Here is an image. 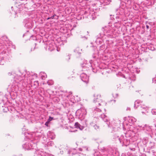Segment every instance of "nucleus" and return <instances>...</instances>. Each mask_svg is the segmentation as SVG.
<instances>
[{
    "instance_id": "nucleus-42",
    "label": "nucleus",
    "mask_w": 156,
    "mask_h": 156,
    "mask_svg": "<svg viewBox=\"0 0 156 156\" xmlns=\"http://www.w3.org/2000/svg\"><path fill=\"white\" fill-rule=\"evenodd\" d=\"M153 133L154 134V135L156 136V129H155L154 132H153Z\"/></svg>"
},
{
    "instance_id": "nucleus-18",
    "label": "nucleus",
    "mask_w": 156,
    "mask_h": 156,
    "mask_svg": "<svg viewBox=\"0 0 156 156\" xmlns=\"http://www.w3.org/2000/svg\"><path fill=\"white\" fill-rule=\"evenodd\" d=\"M141 108L145 109V111H142V113L143 114H146L148 112L147 110L148 109L147 107L144 105H142L141 106Z\"/></svg>"
},
{
    "instance_id": "nucleus-13",
    "label": "nucleus",
    "mask_w": 156,
    "mask_h": 156,
    "mask_svg": "<svg viewBox=\"0 0 156 156\" xmlns=\"http://www.w3.org/2000/svg\"><path fill=\"white\" fill-rule=\"evenodd\" d=\"M68 151V154H70L72 153V154H73V156H84L83 154H78L76 151V150L75 149H71L70 150H67Z\"/></svg>"
},
{
    "instance_id": "nucleus-28",
    "label": "nucleus",
    "mask_w": 156,
    "mask_h": 156,
    "mask_svg": "<svg viewBox=\"0 0 156 156\" xmlns=\"http://www.w3.org/2000/svg\"><path fill=\"white\" fill-rule=\"evenodd\" d=\"M142 102V101H141L140 100H137L135 101L134 103V108L135 107V106H136V104H139L140 103Z\"/></svg>"
},
{
    "instance_id": "nucleus-33",
    "label": "nucleus",
    "mask_w": 156,
    "mask_h": 156,
    "mask_svg": "<svg viewBox=\"0 0 156 156\" xmlns=\"http://www.w3.org/2000/svg\"><path fill=\"white\" fill-rule=\"evenodd\" d=\"M67 150H68V149H64V151L63 150L60 151V154H63L64 151L65 152H68V151H67Z\"/></svg>"
},
{
    "instance_id": "nucleus-36",
    "label": "nucleus",
    "mask_w": 156,
    "mask_h": 156,
    "mask_svg": "<svg viewBox=\"0 0 156 156\" xmlns=\"http://www.w3.org/2000/svg\"><path fill=\"white\" fill-rule=\"evenodd\" d=\"M70 59V55H67L66 57V59L68 61Z\"/></svg>"
},
{
    "instance_id": "nucleus-41",
    "label": "nucleus",
    "mask_w": 156,
    "mask_h": 156,
    "mask_svg": "<svg viewBox=\"0 0 156 156\" xmlns=\"http://www.w3.org/2000/svg\"><path fill=\"white\" fill-rule=\"evenodd\" d=\"M49 123V122H48V121L47 122H46L45 124V125L46 126H48V125Z\"/></svg>"
},
{
    "instance_id": "nucleus-54",
    "label": "nucleus",
    "mask_w": 156,
    "mask_h": 156,
    "mask_svg": "<svg viewBox=\"0 0 156 156\" xmlns=\"http://www.w3.org/2000/svg\"><path fill=\"white\" fill-rule=\"evenodd\" d=\"M15 14L16 13V12H15Z\"/></svg>"
},
{
    "instance_id": "nucleus-20",
    "label": "nucleus",
    "mask_w": 156,
    "mask_h": 156,
    "mask_svg": "<svg viewBox=\"0 0 156 156\" xmlns=\"http://www.w3.org/2000/svg\"><path fill=\"white\" fill-rule=\"evenodd\" d=\"M119 136L118 135V132H116L113 134L112 136V138L114 140L118 139L119 140Z\"/></svg>"
},
{
    "instance_id": "nucleus-34",
    "label": "nucleus",
    "mask_w": 156,
    "mask_h": 156,
    "mask_svg": "<svg viewBox=\"0 0 156 156\" xmlns=\"http://www.w3.org/2000/svg\"><path fill=\"white\" fill-rule=\"evenodd\" d=\"M92 70V71L94 73H96L97 72V70L94 68L93 66L90 69Z\"/></svg>"
},
{
    "instance_id": "nucleus-29",
    "label": "nucleus",
    "mask_w": 156,
    "mask_h": 156,
    "mask_svg": "<svg viewBox=\"0 0 156 156\" xmlns=\"http://www.w3.org/2000/svg\"><path fill=\"white\" fill-rule=\"evenodd\" d=\"M81 50H80L79 48H76L75 50H74V51L76 53H78L79 54H80L81 53V52H80V51H81Z\"/></svg>"
},
{
    "instance_id": "nucleus-38",
    "label": "nucleus",
    "mask_w": 156,
    "mask_h": 156,
    "mask_svg": "<svg viewBox=\"0 0 156 156\" xmlns=\"http://www.w3.org/2000/svg\"><path fill=\"white\" fill-rule=\"evenodd\" d=\"M129 149L131 150V151H135V147H130L129 148Z\"/></svg>"
},
{
    "instance_id": "nucleus-7",
    "label": "nucleus",
    "mask_w": 156,
    "mask_h": 156,
    "mask_svg": "<svg viewBox=\"0 0 156 156\" xmlns=\"http://www.w3.org/2000/svg\"><path fill=\"white\" fill-rule=\"evenodd\" d=\"M92 60H90L88 63H87L86 61H84V63L82 64V67L83 68L82 71H85L91 69L92 67Z\"/></svg>"
},
{
    "instance_id": "nucleus-4",
    "label": "nucleus",
    "mask_w": 156,
    "mask_h": 156,
    "mask_svg": "<svg viewBox=\"0 0 156 156\" xmlns=\"http://www.w3.org/2000/svg\"><path fill=\"white\" fill-rule=\"evenodd\" d=\"M37 143L34 142L33 140L28 141L23 144V148L25 150H29L32 149H36L37 147Z\"/></svg>"
},
{
    "instance_id": "nucleus-46",
    "label": "nucleus",
    "mask_w": 156,
    "mask_h": 156,
    "mask_svg": "<svg viewBox=\"0 0 156 156\" xmlns=\"http://www.w3.org/2000/svg\"><path fill=\"white\" fill-rule=\"evenodd\" d=\"M121 156H126V154H125L122 153V154Z\"/></svg>"
},
{
    "instance_id": "nucleus-24",
    "label": "nucleus",
    "mask_w": 156,
    "mask_h": 156,
    "mask_svg": "<svg viewBox=\"0 0 156 156\" xmlns=\"http://www.w3.org/2000/svg\"><path fill=\"white\" fill-rule=\"evenodd\" d=\"M91 19L93 20H94L96 18V15L95 14V12L92 13L91 14Z\"/></svg>"
},
{
    "instance_id": "nucleus-5",
    "label": "nucleus",
    "mask_w": 156,
    "mask_h": 156,
    "mask_svg": "<svg viewBox=\"0 0 156 156\" xmlns=\"http://www.w3.org/2000/svg\"><path fill=\"white\" fill-rule=\"evenodd\" d=\"M138 126L142 128V129L150 137L152 138L154 134L152 131V126H148L146 124L139 125Z\"/></svg>"
},
{
    "instance_id": "nucleus-43",
    "label": "nucleus",
    "mask_w": 156,
    "mask_h": 156,
    "mask_svg": "<svg viewBox=\"0 0 156 156\" xmlns=\"http://www.w3.org/2000/svg\"><path fill=\"white\" fill-rule=\"evenodd\" d=\"M139 105V104H136V106H135V107L134 108L135 109Z\"/></svg>"
},
{
    "instance_id": "nucleus-26",
    "label": "nucleus",
    "mask_w": 156,
    "mask_h": 156,
    "mask_svg": "<svg viewBox=\"0 0 156 156\" xmlns=\"http://www.w3.org/2000/svg\"><path fill=\"white\" fill-rule=\"evenodd\" d=\"M54 144V143L52 141H50L47 143V145L48 147L51 146H52Z\"/></svg>"
},
{
    "instance_id": "nucleus-48",
    "label": "nucleus",
    "mask_w": 156,
    "mask_h": 156,
    "mask_svg": "<svg viewBox=\"0 0 156 156\" xmlns=\"http://www.w3.org/2000/svg\"><path fill=\"white\" fill-rule=\"evenodd\" d=\"M35 135L36 136H38L39 137L40 136V135H37L36 134H35Z\"/></svg>"
},
{
    "instance_id": "nucleus-2",
    "label": "nucleus",
    "mask_w": 156,
    "mask_h": 156,
    "mask_svg": "<svg viewBox=\"0 0 156 156\" xmlns=\"http://www.w3.org/2000/svg\"><path fill=\"white\" fill-rule=\"evenodd\" d=\"M104 30H103V34H101L100 33L97 36V40L95 41L96 43L98 42L100 43L101 41L98 39L101 38H105L106 40H104L105 41L106 43L108 45V46H110V45L113 43V42L112 40L110 39H106L108 38H112L113 37V30L111 29V28L110 27H105L104 28Z\"/></svg>"
},
{
    "instance_id": "nucleus-10",
    "label": "nucleus",
    "mask_w": 156,
    "mask_h": 156,
    "mask_svg": "<svg viewBox=\"0 0 156 156\" xmlns=\"http://www.w3.org/2000/svg\"><path fill=\"white\" fill-rule=\"evenodd\" d=\"M80 76L83 81L86 83L88 82L89 76L87 75L86 73H81Z\"/></svg>"
},
{
    "instance_id": "nucleus-21",
    "label": "nucleus",
    "mask_w": 156,
    "mask_h": 156,
    "mask_svg": "<svg viewBox=\"0 0 156 156\" xmlns=\"http://www.w3.org/2000/svg\"><path fill=\"white\" fill-rule=\"evenodd\" d=\"M136 119L133 117H129V122L131 123H133L134 122H136Z\"/></svg>"
},
{
    "instance_id": "nucleus-11",
    "label": "nucleus",
    "mask_w": 156,
    "mask_h": 156,
    "mask_svg": "<svg viewBox=\"0 0 156 156\" xmlns=\"http://www.w3.org/2000/svg\"><path fill=\"white\" fill-rule=\"evenodd\" d=\"M23 23L25 27L27 28H31L32 26L31 21L29 19H25L23 21Z\"/></svg>"
},
{
    "instance_id": "nucleus-19",
    "label": "nucleus",
    "mask_w": 156,
    "mask_h": 156,
    "mask_svg": "<svg viewBox=\"0 0 156 156\" xmlns=\"http://www.w3.org/2000/svg\"><path fill=\"white\" fill-rule=\"evenodd\" d=\"M148 139L147 138V137L146 138H144L142 140V142L143 144V145L142 146V147H146V144L148 142Z\"/></svg>"
},
{
    "instance_id": "nucleus-14",
    "label": "nucleus",
    "mask_w": 156,
    "mask_h": 156,
    "mask_svg": "<svg viewBox=\"0 0 156 156\" xmlns=\"http://www.w3.org/2000/svg\"><path fill=\"white\" fill-rule=\"evenodd\" d=\"M66 97L68 98L69 99L70 101H71L73 103L76 102V101H78L79 100L78 99L76 100V98L75 97H74L72 95V92H70L69 93V95H67Z\"/></svg>"
},
{
    "instance_id": "nucleus-50",
    "label": "nucleus",
    "mask_w": 156,
    "mask_h": 156,
    "mask_svg": "<svg viewBox=\"0 0 156 156\" xmlns=\"http://www.w3.org/2000/svg\"><path fill=\"white\" fill-rule=\"evenodd\" d=\"M102 156H108V155H103Z\"/></svg>"
},
{
    "instance_id": "nucleus-9",
    "label": "nucleus",
    "mask_w": 156,
    "mask_h": 156,
    "mask_svg": "<svg viewBox=\"0 0 156 156\" xmlns=\"http://www.w3.org/2000/svg\"><path fill=\"white\" fill-rule=\"evenodd\" d=\"M119 140L122 146H127L130 143L129 140L128 139L125 138L122 136H121L119 138Z\"/></svg>"
},
{
    "instance_id": "nucleus-40",
    "label": "nucleus",
    "mask_w": 156,
    "mask_h": 156,
    "mask_svg": "<svg viewBox=\"0 0 156 156\" xmlns=\"http://www.w3.org/2000/svg\"><path fill=\"white\" fill-rule=\"evenodd\" d=\"M54 16H55L54 15H53V16H52L51 17H48V18L47 19V20H49V19L50 18H51V19H53L54 18Z\"/></svg>"
},
{
    "instance_id": "nucleus-44",
    "label": "nucleus",
    "mask_w": 156,
    "mask_h": 156,
    "mask_svg": "<svg viewBox=\"0 0 156 156\" xmlns=\"http://www.w3.org/2000/svg\"><path fill=\"white\" fill-rule=\"evenodd\" d=\"M78 149L79 150V151H83V149L82 148H80Z\"/></svg>"
},
{
    "instance_id": "nucleus-8",
    "label": "nucleus",
    "mask_w": 156,
    "mask_h": 156,
    "mask_svg": "<svg viewBox=\"0 0 156 156\" xmlns=\"http://www.w3.org/2000/svg\"><path fill=\"white\" fill-rule=\"evenodd\" d=\"M124 10L122 8L118 9L116 10V13L117 16H116V19H119L121 20L123 18V16L124 15Z\"/></svg>"
},
{
    "instance_id": "nucleus-1",
    "label": "nucleus",
    "mask_w": 156,
    "mask_h": 156,
    "mask_svg": "<svg viewBox=\"0 0 156 156\" xmlns=\"http://www.w3.org/2000/svg\"><path fill=\"white\" fill-rule=\"evenodd\" d=\"M37 75L36 74L31 73L29 72L27 73L24 75L20 76L19 77V80L22 83V86H25L27 84H29L31 85L32 87H34L35 88L37 87L39 85V83L38 81H35L33 85L32 83V80L37 78Z\"/></svg>"
},
{
    "instance_id": "nucleus-17",
    "label": "nucleus",
    "mask_w": 156,
    "mask_h": 156,
    "mask_svg": "<svg viewBox=\"0 0 156 156\" xmlns=\"http://www.w3.org/2000/svg\"><path fill=\"white\" fill-rule=\"evenodd\" d=\"M47 135L48 138L52 140L54 139L55 137V135L53 132H49L48 133Z\"/></svg>"
},
{
    "instance_id": "nucleus-12",
    "label": "nucleus",
    "mask_w": 156,
    "mask_h": 156,
    "mask_svg": "<svg viewBox=\"0 0 156 156\" xmlns=\"http://www.w3.org/2000/svg\"><path fill=\"white\" fill-rule=\"evenodd\" d=\"M97 98H94V102L95 103L97 102L99 106L103 105V102L102 101V100L101 99V95L98 94L97 95Z\"/></svg>"
},
{
    "instance_id": "nucleus-52",
    "label": "nucleus",
    "mask_w": 156,
    "mask_h": 156,
    "mask_svg": "<svg viewBox=\"0 0 156 156\" xmlns=\"http://www.w3.org/2000/svg\"><path fill=\"white\" fill-rule=\"evenodd\" d=\"M93 58H95V56H94Z\"/></svg>"
},
{
    "instance_id": "nucleus-31",
    "label": "nucleus",
    "mask_w": 156,
    "mask_h": 156,
    "mask_svg": "<svg viewBox=\"0 0 156 156\" xmlns=\"http://www.w3.org/2000/svg\"><path fill=\"white\" fill-rule=\"evenodd\" d=\"M47 83L49 85H51L53 84V82L52 80H48V81Z\"/></svg>"
},
{
    "instance_id": "nucleus-6",
    "label": "nucleus",
    "mask_w": 156,
    "mask_h": 156,
    "mask_svg": "<svg viewBox=\"0 0 156 156\" xmlns=\"http://www.w3.org/2000/svg\"><path fill=\"white\" fill-rule=\"evenodd\" d=\"M76 114L79 118L82 120L84 119L86 114V111L84 108H81L76 111Z\"/></svg>"
},
{
    "instance_id": "nucleus-37",
    "label": "nucleus",
    "mask_w": 156,
    "mask_h": 156,
    "mask_svg": "<svg viewBox=\"0 0 156 156\" xmlns=\"http://www.w3.org/2000/svg\"><path fill=\"white\" fill-rule=\"evenodd\" d=\"M53 119V118L51 117H50V116L49 117L48 120V121L49 122L51 121L52 120V119Z\"/></svg>"
},
{
    "instance_id": "nucleus-16",
    "label": "nucleus",
    "mask_w": 156,
    "mask_h": 156,
    "mask_svg": "<svg viewBox=\"0 0 156 156\" xmlns=\"http://www.w3.org/2000/svg\"><path fill=\"white\" fill-rule=\"evenodd\" d=\"M90 125L91 126L93 127L94 129L96 130L97 131H99L100 130V128L99 126L95 124L93 122H91L90 123Z\"/></svg>"
},
{
    "instance_id": "nucleus-51",
    "label": "nucleus",
    "mask_w": 156,
    "mask_h": 156,
    "mask_svg": "<svg viewBox=\"0 0 156 156\" xmlns=\"http://www.w3.org/2000/svg\"><path fill=\"white\" fill-rule=\"evenodd\" d=\"M112 101H114L115 102V100H113Z\"/></svg>"
},
{
    "instance_id": "nucleus-30",
    "label": "nucleus",
    "mask_w": 156,
    "mask_h": 156,
    "mask_svg": "<svg viewBox=\"0 0 156 156\" xmlns=\"http://www.w3.org/2000/svg\"><path fill=\"white\" fill-rule=\"evenodd\" d=\"M74 126L76 128H79V127H80V125L78 122H76L75 123Z\"/></svg>"
},
{
    "instance_id": "nucleus-25",
    "label": "nucleus",
    "mask_w": 156,
    "mask_h": 156,
    "mask_svg": "<svg viewBox=\"0 0 156 156\" xmlns=\"http://www.w3.org/2000/svg\"><path fill=\"white\" fill-rule=\"evenodd\" d=\"M85 124L83 126H80V127H79V129L80 130H82L85 127H86L87 126V121H86L85 122Z\"/></svg>"
},
{
    "instance_id": "nucleus-47",
    "label": "nucleus",
    "mask_w": 156,
    "mask_h": 156,
    "mask_svg": "<svg viewBox=\"0 0 156 156\" xmlns=\"http://www.w3.org/2000/svg\"><path fill=\"white\" fill-rule=\"evenodd\" d=\"M146 26L147 28V29H148L149 28V26H148V25H147Z\"/></svg>"
},
{
    "instance_id": "nucleus-45",
    "label": "nucleus",
    "mask_w": 156,
    "mask_h": 156,
    "mask_svg": "<svg viewBox=\"0 0 156 156\" xmlns=\"http://www.w3.org/2000/svg\"><path fill=\"white\" fill-rule=\"evenodd\" d=\"M130 108H127L126 109V110L127 111H130Z\"/></svg>"
},
{
    "instance_id": "nucleus-3",
    "label": "nucleus",
    "mask_w": 156,
    "mask_h": 156,
    "mask_svg": "<svg viewBox=\"0 0 156 156\" xmlns=\"http://www.w3.org/2000/svg\"><path fill=\"white\" fill-rule=\"evenodd\" d=\"M101 117L105 122H106V124L108 126L112 127L113 131L116 132L120 129L119 124L116 123L115 121L112 122L110 124L108 118L105 114H101Z\"/></svg>"
},
{
    "instance_id": "nucleus-53",
    "label": "nucleus",
    "mask_w": 156,
    "mask_h": 156,
    "mask_svg": "<svg viewBox=\"0 0 156 156\" xmlns=\"http://www.w3.org/2000/svg\"><path fill=\"white\" fill-rule=\"evenodd\" d=\"M13 7H12H12L11 8H12V9Z\"/></svg>"
},
{
    "instance_id": "nucleus-15",
    "label": "nucleus",
    "mask_w": 156,
    "mask_h": 156,
    "mask_svg": "<svg viewBox=\"0 0 156 156\" xmlns=\"http://www.w3.org/2000/svg\"><path fill=\"white\" fill-rule=\"evenodd\" d=\"M55 47L56 46L55 44L53 42L50 43L48 46V50L51 51L54 50Z\"/></svg>"
},
{
    "instance_id": "nucleus-32",
    "label": "nucleus",
    "mask_w": 156,
    "mask_h": 156,
    "mask_svg": "<svg viewBox=\"0 0 156 156\" xmlns=\"http://www.w3.org/2000/svg\"><path fill=\"white\" fill-rule=\"evenodd\" d=\"M151 113L153 115H156V109H153L151 111Z\"/></svg>"
},
{
    "instance_id": "nucleus-23",
    "label": "nucleus",
    "mask_w": 156,
    "mask_h": 156,
    "mask_svg": "<svg viewBox=\"0 0 156 156\" xmlns=\"http://www.w3.org/2000/svg\"><path fill=\"white\" fill-rule=\"evenodd\" d=\"M40 75H41V78L42 80H44L45 78L47 77V75L44 72H41L40 73Z\"/></svg>"
},
{
    "instance_id": "nucleus-39",
    "label": "nucleus",
    "mask_w": 156,
    "mask_h": 156,
    "mask_svg": "<svg viewBox=\"0 0 156 156\" xmlns=\"http://www.w3.org/2000/svg\"><path fill=\"white\" fill-rule=\"evenodd\" d=\"M152 81L153 83H156V77L153 78Z\"/></svg>"
},
{
    "instance_id": "nucleus-49",
    "label": "nucleus",
    "mask_w": 156,
    "mask_h": 156,
    "mask_svg": "<svg viewBox=\"0 0 156 156\" xmlns=\"http://www.w3.org/2000/svg\"><path fill=\"white\" fill-rule=\"evenodd\" d=\"M15 86L16 87V90H17L18 89V87L17 86Z\"/></svg>"
},
{
    "instance_id": "nucleus-55",
    "label": "nucleus",
    "mask_w": 156,
    "mask_h": 156,
    "mask_svg": "<svg viewBox=\"0 0 156 156\" xmlns=\"http://www.w3.org/2000/svg\"><path fill=\"white\" fill-rule=\"evenodd\" d=\"M32 49H31V51H32Z\"/></svg>"
},
{
    "instance_id": "nucleus-27",
    "label": "nucleus",
    "mask_w": 156,
    "mask_h": 156,
    "mask_svg": "<svg viewBox=\"0 0 156 156\" xmlns=\"http://www.w3.org/2000/svg\"><path fill=\"white\" fill-rule=\"evenodd\" d=\"M5 61L3 57H0V65H3Z\"/></svg>"
},
{
    "instance_id": "nucleus-22",
    "label": "nucleus",
    "mask_w": 156,
    "mask_h": 156,
    "mask_svg": "<svg viewBox=\"0 0 156 156\" xmlns=\"http://www.w3.org/2000/svg\"><path fill=\"white\" fill-rule=\"evenodd\" d=\"M148 147L149 149H153L154 147V143L150 141L149 143Z\"/></svg>"
},
{
    "instance_id": "nucleus-35",
    "label": "nucleus",
    "mask_w": 156,
    "mask_h": 156,
    "mask_svg": "<svg viewBox=\"0 0 156 156\" xmlns=\"http://www.w3.org/2000/svg\"><path fill=\"white\" fill-rule=\"evenodd\" d=\"M105 48V46L104 45H102L100 47V49L101 50H103Z\"/></svg>"
}]
</instances>
